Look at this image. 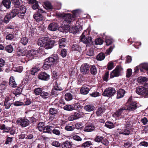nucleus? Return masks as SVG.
Listing matches in <instances>:
<instances>
[{"label": "nucleus", "mask_w": 148, "mask_h": 148, "mask_svg": "<svg viewBox=\"0 0 148 148\" xmlns=\"http://www.w3.org/2000/svg\"><path fill=\"white\" fill-rule=\"evenodd\" d=\"M26 11V9L25 6L22 5L19 8L15 9L11 12L10 13V18H12L16 15L19 18L23 19L24 18V15Z\"/></svg>", "instance_id": "obj_1"}, {"label": "nucleus", "mask_w": 148, "mask_h": 148, "mask_svg": "<svg viewBox=\"0 0 148 148\" xmlns=\"http://www.w3.org/2000/svg\"><path fill=\"white\" fill-rule=\"evenodd\" d=\"M57 16L59 17H62L64 21L67 23H70L73 20H74V17L70 14H63L61 13H58Z\"/></svg>", "instance_id": "obj_2"}, {"label": "nucleus", "mask_w": 148, "mask_h": 148, "mask_svg": "<svg viewBox=\"0 0 148 148\" xmlns=\"http://www.w3.org/2000/svg\"><path fill=\"white\" fill-rule=\"evenodd\" d=\"M116 92V91L114 88L109 87L106 89L104 91L102 95L104 96L110 97L114 95Z\"/></svg>", "instance_id": "obj_3"}, {"label": "nucleus", "mask_w": 148, "mask_h": 148, "mask_svg": "<svg viewBox=\"0 0 148 148\" xmlns=\"http://www.w3.org/2000/svg\"><path fill=\"white\" fill-rule=\"evenodd\" d=\"M85 32L82 33L80 36V40L84 43L87 44V46L90 45L92 44V38L91 37L85 38V36L84 35Z\"/></svg>", "instance_id": "obj_4"}, {"label": "nucleus", "mask_w": 148, "mask_h": 148, "mask_svg": "<svg viewBox=\"0 0 148 148\" xmlns=\"http://www.w3.org/2000/svg\"><path fill=\"white\" fill-rule=\"evenodd\" d=\"M136 92L140 95H148V91L146 88L144 87L140 86L137 88Z\"/></svg>", "instance_id": "obj_5"}, {"label": "nucleus", "mask_w": 148, "mask_h": 148, "mask_svg": "<svg viewBox=\"0 0 148 148\" xmlns=\"http://www.w3.org/2000/svg\"><path fill=\"white\" fill-rule=\"evenodd\" d=\"M122 70V69L120 66H117L115 69L113 70L110 74V77L113 78L115 77L119 76L120 75V72Z\"/></svg>", "instance_id": "obj_6"}, {"label": "nucleus", "mask_w": 148, "mask_h": 148, "mask_svg": "<svg viewBox=\"0 0 148 148\" xmlns=\"http://www.w3.org/2000/svg\"><path fill=\"white\" fill-rule=\"evenodd\" d=\"M46 59L51 64L57 63L59 61V58L57 55L54 54Z\"/></svg>", "instance_id": "obj_7"}, {"label": "nucleus", "mask_w": 148, "mask_h": 148, "mask_svg": "<svg viewBox=\"0 0 148 148\" xmlns=\"http://www.w3.org/2000/svg\"><path fill=\"white\" fill-rule=\"evenodd\" d=\"M89 68L90 66L88 64H84L80 67V71L83 74H87L89 73Z\"/></svg>", "instance_id": "obj_8"}, {"label": "nucleus", "mask_w": 148, "mask_h": 148, "mask_svg": "<svg viewBox=\"0 0 148 148\" xmlns=\"http://www.w3.org/2000/svg\"><path fill=\"white\" fill-rule=\"evenodd\" d=\"M37 12V13L34 14V18L36 21H40L43 19V17L42 14L40 13H43L44 12L41 9H38Z\"/></svg>", "instance_id": "obj_9"}, {"label": "nucleus", "mask_w": 148, "mask_h": 148, "mask_svg": "<svg viewBox=\"0 0 148 148\" xmlns=\"http://www.w3.org/2000/svg\"><path fill=\"white\" fill-rule=\"evenodd\" d=\"M18 124L20 125L23 127H25L28 125L29 121L26 119H19L17 121Z\"/></svg>", "instance_id": "obj_10"}, {"label": "nucleus", "mask_w": 148, "mask_h": 148, "mask_svg": "<svg viewBox=\"0 0 148 148\" xmlns=\"http://www.w3.org/2000/svg\"><path fill=\"white\" fill-rule=\"evenodd\" d=\"M38 53L37 50H32L29 51L27 53L26 56L29 60H32L34 58V56H36Z\"/></svg>", "instance_id": "obj_11"}, {"label": "nucleus", "mask_w": 148, "mask_h": 148, "mask_svg": "<svg viewBox=\"0 0 148 148\" xmlns=\"http://www.w3.org/2000/svg\"><path fill=\"white\" fill-rule=\"evenodd\" d=\"M126 110L133 111L137 108L136 103V102H133L129 103L128 106H124Z\"/></svg>", "instance_id": "obj_12"}, {"label": "nucleus", "mask_w": 148, "mask_h": 148, "mask_svg": "<svg viewBox=\"0 0 148 148\" xmlns=\"http://www.w3.org/2000/svg\"><path fill=\"white\" fill-rule=\"evenodd\" d=\"M82 29V26L79 25H77L74 27H73L71 28H69V32L74 34H75L77 32L80 31Z\"/></svg>", "instance_id": "obj_13"}, {"label": "nucleus", "mask_w": 148, "mask_h": 148, "mask_svg": "<svg viewBox=\"0 0 148 148\" xmlns=\"http://www.w3.org/2000/svg\"><path fill=\"white\" fill-rule=\"evenodd\" d=\"M82 115V113L77 112L75 113L74 114L72 115L69 117L68 119L70 121H73L80 118L81 117Z\"/></svg>", "instance_id": "obj_14"}, {"label": "nucleus", "mask_w": 148, "mask_h": 148, "mask_svg": "<svg viewBox=\"0 0 148 148\" xmlns=\"http://www.w3.org/2000/svg\"><path fill=\"white\" fill-rule=\"evenodd\" d=\"M38 77L40 79L43 80H47L49 78V76L45 72H42L39 73Z\"/></svg>", "instance_id": "obj_15"}, {"label": "nucleus", "mask_w": 148, "mask_h": 148, "mask_svg": "<svg viewBox=\"0 0 148 148\" xmlns=\"http://www.w3.org/2000/svg\"><path fill=\"white\" fill-rule=\"evenodd\" d=\"M55 41L53 40H49L46 42L44 47L46 49L51 48L54 45Z\"/></svg>", "instance_id": "obj_16"}, {"label": "nucleus", "mask_w": 148, "mask_h": 148, "mask_svg": "<svg viewBox=\"0 0 148 148\" xmlns=\"http://www.w3.org/2000/svg\"><path fill=\"white\" fill-rule=\"evenodd\" d=\"M125 110H126V108H125L124 106L118 111H116L115 112V114L118 117H120V118L123 117V114Z\"/></svg>", "instance_id": "obj_17"}, {"label": "nucleus", "mask_w": 148, "mask_h": 148, "mask_svg": "<svg viewBox=\"0 0 148 148\" xmlns=\"http://www.w3.org/2000/svg\"><path fill=\"white\" fill-rule=\"evenodd\" d=\"M58 28V24L55 23H51L48 27V29L51 31H55Z\"/></svg>", "instance_id": "obj_18"}, {"label": "nucleus", "mask_w": 148, "mask_h": 148, "mask_svg": "<svg viewBox=\"0 0 148 148\" xmlns=\"http://www.w3.org/2000/svg\"><path fill=\"white\" fill-rule=\"evenodd\" d=\"M47 39V38L45 37H42L39 38L38 42V44L41 47L44 46Z\"/></svg>", "instance_id": "obj_19"}, {"label": "nucleus", "mask_w": 148, "mask_h": 148, "mask_svg": "<svg viewBox=\"0 0 148 148\" xmlns=\"http://www.w3.org/2000/svg\"><path fill=\"white\" fill-rule=\"evenodd\" d=\"M95 129V126L92 124H90L85 127L84 130L85 132H90L93 131Z\"/></svg>", "instance_id": "obj_20"}, {"label": "nucleus", "mask_w": 148, "mask_h": 148, "mask_svg": "<svg viewBox=\"0 0 148 148\" xmlns=\"http://www.w3.org/2000/svg\"><path fill=\"white\" fill-rule=\"evenodd\" d=\"M125 93V91L123 89H120L117 92V99H120L123 97Z\"/></svg>", "instance_id": "obj_21"}, {"label": "nucleus", "mask_w": 148, "mask_h": 148, "mask_svg": "<svg viewBox=\"0 0 148 148\" xmlns=\"http://www.w3.org/2000/svg\"><path fill=\"white\" fill-rule=\"evenodd\" d=\"M58 43L59 47L60 48L65 47L66 44V39L64 38H62L60 39Z\"/></svg>", "instance_id": "obj_22"}, {"label": "nucleus", "mask_w": 148, "mask_h": 148, "mask_svg": "<svg viewBox=\"0 0 148 148\" xmlns=\"http://www.w3.org/2000/svg\"><path fill=\"white\" fill-rule=\"evenodd\" d=\"M90 90V89L88 87L84 86L82 87L80 89L81 93L84 95L87 94Z\"/></svg>", "instance_id": "obj_23"}, {"label": "nucleus", "mask_w": 148, "mask_h": 148, "mask_svg": "<svg viewBox=\"0 0 148 148\" xmlns=\"http://www.w3.org/2000/svg\"><path fill=\"white\" fill-rule=\"evenodd\" d=\"M119 133L120 134H123L125 135H128L130 133V132L127 128L125 127L122 130L119 131Z\"/></svg>", "instance_id": "obj_24"}, {"label": "nucleus", "mask_w": 148, "mask_h": 148, "mask_svg": "<svg viewBox=\"0 0 148 148\" xmlns=\"http://www.w3.org/2000/svg\"><path fill=\"white\" fill-rule=\"evenodd\" d=\"M17 85L14 77H10V86L12 87L15 88L17 87Z\"/></svg>", "instance_id": "obj_25"}, {"label": "nucleus", "mask_w": 148, "mask_h": 148, "mask_svg": "<svg viewBox=\"0 0 148 148\" xmlns=\"http://www.w3.org/2000/svg\"><path fill=\"white\" fill-rule=\"evenodd\" d=\"M147 78L145 77L140 76L138 78V81L139 83L142 84L144 82H147Z\"/></svg>", "instance_id": "obj_26"}, {"label": "nucleus", "mask_w": 148, "mask_h": 148, "mask_svg": "<svg viewBox=\"0 0 148 148\" xmlns=\"http://www.w3.org/2000/svg\"><path fill=\"white\" fill-rule=\"evenodd\" d=\"M105 126L109 129H112L114 127L113 123L109 121H108L106 122Z\"/></svg>", "instance_id": "obj_27"}, {"label": "nucleus", "mask_w": 148, "mask_h": 148, "mask_svg": "<svg viewBox=\"0 0 148 148\" xmlns=\"http://www.w3.org/2000/svg\"><path fill=\"white\" fill-rule=\"evenodd\" d=\"M94 106L91 105H88L84 107L85 110L88 112L93 111L94 110Z\"/></svg>", "instance_id": "obj_28"}, {"label": "nucleus", "mask_w": 148, "mask_h": 148, "mask_svg": "<svg viewBox=\"0 0 148 148\" xmlns=\"http://www.w3.org/2000/svg\"><path fill=\"white\" fill-rule=\"evenodd\" d=\"M13 66L12 70L14 71H17L19 73L21 72L23 70V67L21 66H18V67H14V63H12Z\"/></svg>", "instance_id": "obj_29"}, {"label": "nucleus", "mask_w": 148, "mask_h": 148, "mask_svg": "<svg viewBox=\"0 0 148 148\" xmlns=\"http://www.w3.org/2000/svg\"><path fill=\"white\" fill-rule=\"evenodd\" d=\"M71 142L66 141L63 144V147L64 148H70L71 147Z\"/></svg>", "instance_id": "obj_30"}, {"label": "nucleus", "mask_w": 148, "mask_h": 148, "mask_svg": "<svg viewBox=\"0 0 148 148\" xmlns=\"http://www.w3.org/2000/svg\"><path fill=\"white\" fill-rule=\"evenodd\" d=\"M105 58V55L103 53H99L97 56V59L99 60H103Z\"/></svg>", "instance_id": "obj_31"}, {"label": "nucleus", "mask_w": 148, "mask_h": 148, "mask_svg": "<svg viewBox=\"0 0 148 148\" xmlns=\"http://www.w3.org/2000/svg\"><path fill=\"white\" fill-rule=\"evenodd\" d=\"M51 65L46 59L45 63L43 66V68L45 70H47L50 68Z\"/></svg>", "instance_id": "obj_32"}, {"label": "nucleus", "mask_w": 148, "mask_h": 148, "mask_svg": "<svg viewBox=\"0 0 148 148\" xmlns=\"http://www.w3.org/2000/svg\"><path fill=\"white\" fill-rule=\"evenodd\" d=\"M80 12V10H73L72 12L73 15H72V17H74V19L75 18L78 16L79 15Z\"/></svg>", "instance_id": "obj_33"}, {"label": "nucleus", "mask_w": 148, "mask_h": 148, "mask_svg": "<svg viewBox=\"0 0 148 148\" xmlns=\"http://www.w3.org/2000/svg\"><path fill=\"white\" fill-rule=\"evenodd\" d=\"M65 99L67 101H69L73 99L72 95L70 93H67L65 95Z\"/></svg>", "instance_id": "obj_34"}, {"label": "nucleus", "mask_w": 148, "mask_h": 148, "mask_svg": "<svg viewBox=\"0 0 148 148\" xmlns=\"http://www.w3.org/2000/svg\"><path fill=\"white\" fill-rule=\"evenodd\" d=\"M64 110L69 111H71L74 110L73 106V105H67L64 107Z\"/></svg>", "instance_id": "obj_35"}, {"label": "nucleus", "mask_w": 148, "mask_h": 148, "mask_svg": "<svg viewBox=\"0 0 148 148\" xmlns=\"http://www.w3.org/2000/svg\"><path fill=\"white\" fill-rule=\"evenodd\" d=\"M9 97H7L5 99V101L4 102V106L5 107V108L6 109H8L9 108Z\"/></svg>", "instance_id": "obj_36"}, {"label": "nucleus", "mask_w": 148, "mask_h": 148, "mask_svg": "<svg viewBox=\"0 0 148 148\" xmlns=\"http://www.w3.org/2000/svg\"><path fill=\"white\" fill-rule=\"evenodd\" d=\"M2 3L7 9L9 8V0H3Z\"/></svg>", "instance_id": "obj_37"}, {"label": "nucleus", "mask_w": 148, "mask_h": 148, "mask_svg": "<svg viewBox=\"0 0 148 148\" xmlns=\"http://www.w3.org/2000/svg\"><path fill=\"white\" fill-rule=\"evenodd\" d=\"M52 126H47L44 127L43 130L44 132L46 133H49L50 132L51 128Z\"/></svg>", "instance_id": "obj_38"}, {"label": "nucleus", "mask_w": 148, "mask_h": 148, "mask_svg": "<svg viewBox=\"0 0 148 148\" xmlns=\"http://www.w3.org/2000/svg\"><path fill=\"white\" fill-rule=\"evenodd\" d=\"M49 94L48 93L43 91L41 92L40 96L42 98L46 99L49 97Z\"/></svg>", "instance_id": "obj_39"}, {"label": "nucleus", "mask_w": 148, "mask_h": 148, "mask_svg": "<svg viewBox=\"0 0 148 148\" xmlns=\"http://www.w3.org/2000/svg\"><path fill=\"white\" fill-rule=\"evenodd\" d=\"M42 89L41 88H38L34 89V92L35 95H38L40 94V93L42 92Z\"/></svg>", "instance_id": "obj_40"}, {"label": "nucleus", "mask_w": 148, "mask_h": 148, "mask_svg": "<svg viewBox=\"0 0 148 148\" xmlns=\"http://www.w3.org/2000/svg\"><path fill=\"white\" fill-rule=\"evenodd\" d=\"M28 39L26 37H22L20 40L21 42L23 45H26L28 41Z\"/></svg>", "instance_id": "obj_41"}, {"label": "nucleus", "mask_w": 148, "mask_h": 148, "mask_svg": "<svg viewBox=\"0 0 148 148\" xmlns=\"http://www.w3.org/2000/svg\"><path fill=\"white\" fill-rule=\"evenodd\" d=\"M49 113L50 114L55 115L57 113V110L55 108H51L49 110Z\"/></svg>", "instance_id": "obj_42"}, {"label": "nucleus", "mask_w": 148, "mask_h": 148, "mask_svg": "<svg viewBox=\"0 0 148 148\" xmlns=\"http://www.w3.org/2000/svg\"><path fill=\"white\" fill-rule=\"evenodd\" d=\"M104 111L103 108H98L96 112V114L98 116L101 115Z\"/></svg>", "instance_id": "obj_43"}, {"label": "nucleus", "mask_w": 148, "mask_h": 148, "mask_svg": "<svg viewBox=\"0 0 148 148\" xmlns=\"http://www.w3.org/2000/svg\"><path fill=\"white\" fill-rule=\"evenodd\" d=\"M90 72L92 74L95 75L97 73L96 67L94 66H92L90 68Z\"/></svg>", "instance_id": "obj_44"}, {"label": "nucleus", "mask_w": 148, "mask_h": 148, "mask_svg": "<svg viewBox=\"0 0 148 148\" xmlns=\"http://www.w3.org/2000/svg\"><path fill=\"white\" fill-rule=\"evenodd\" d=\"M132 144L131 140H129L124 143V146L126 148L130 147Z\"/></svg>", "instance_id": "obj_45"}, {"label": "nucleus", "mask_w": 148, "mask_h": 148, "mask_svg": "<svg viewBox=\"0 0 148 148\" xmlns=\"http://www.w3.org/2000/svg\"><path fill=\"white\" fill-rule=\"evenodd\" d=\"M44 125V123L43 122L40 123L38 124V128L39 131H41L43 130L45 127Z\"/></svg>", "instance_id": "obj_46"}, {"label": "nucleus", "mask_w": 148, "mask_h": 148, "mask_svg": "<svg viewBox=\"0 0 148 148\" xmlns=\"http://www.w3.org/2000/svg\"><path fill=\"white\" fill-rule=\"evenodd\" d=\"M72 49L73 50L79 51L80 50L81 48L76 44H73L72 46Z\"/></svg>", "instance_id": "obj_47"}, {"label": "nucleus", "mask_w": 148, "mask_h": 148, "mask_svg": "<svg viewBox=\"0 0 148 148\" xmlns=\"http://www.w3.org/2000/svg\"><path fill=\"white\" fill-rule=\"evenodd\" d=\"M103 40L100 38H98L95 40V43L97 45H101L103 43Z\"/></svg>", "instance_id": "obj_48"}, {"label": "nucleus", "mask_w": 148, "mask_h": 148, "mask_svg": "<svg viewBox=\"0 0 148 148\" xmlns=\"http://www.w3.org/2000/svg\"><path fill=\"white\" fill-rule=\"evenodd\" d=\"M39 70V69L38 67L33 68L31 70V74L32 75H34L35 73Z\"/></svg>", "instance_id": "obj_49"}, {"label": "nucleus", "mask_w": 148, "mask_h": 148, "mask_svg": "<svg viewBox=\"0 0 148 148\" xmlns=\"http://www.w3.org/2000/svg\"><path fill=\"white\" fill-rule=\"evenodd\" d=\"M73 106L74 110H77L80 108L81 107V106L80 105V103H77L74 104L73 105Z\"/></svg>", "instance_id": "obj_50"}, {"label": "nucleus", "mask_w": 148, "mask_h": 148, "mask_svg": "<svg viewBox=\"0 0 148 148\" xmlns=\"http://www.w3.org/2000/svg\"><path fill=\"white\" fill-rule=\"evenodd\" d=\"M132 74V70L130 69H128L127 71L126 77L127 78H129L131 76Z\"/></svg>", "instance_id": "obj_51"}, {"label": "nucleus", "mask_w": 148, "mask_h": 148, "mask_svg": "<svg viewBox=\"0 0 148 148\" xmlns=\"http://www.w3.org/2000/svg\"><path fill=\"white\" fill-rule=\"evenodd\" d=\"M114 67L113 63L112 61L110 62L108 65V69L109 70H110L113 69Z\"/></svg>", "instance_id": "obj_52"}, {"label": "nucleus", "mask_w": 148, "mask_h": 148, "mask_svg": "<svg viewBox=\"0 0 148 148\" xmlns=\"http://www.w3.org/2000/svg\"><path fill=\"white\" fill-rule=\"evenodd\" d=\"M103 136H97L95 139V141L97 142H101L102 140H103Z\"/></svg>", "instance_id": "obj_53"}, {"label": "nucleus", "mask_w": 148, "mask_h": 148, "mask_svg": "<svg viewBox=\"0 0 148 148\" xmlns=\"http://www.w3.org/2000/svg\"><path fill=\"white\" fill-rule=\"evenodd\" d=\"M65 129L68 131H73L75 129V127L72 126L67 125L65 127Z\"/></svg>", "instance_id": "obj_54"}, {"label": "nucleus", "mask_w": 148, "mask_h": 148, "mask_svg": "<svg viewBox=\"0 0 148 148\" xmlns=\"http://www.w3.org/2000/svg\"><path fill=\"white\" fill-rule=\"evenodd\" d=\"M73 140L77 141H80L82 140V139L80 137L77 135L74 136L72 138Z\"/></svg>", "instance_id": "obj_55"}, {"label": "nucleus", "mask_w": 148, "mask_h": 148, "mask_svg": "<svg viewBox=\"0 0 148 148\" xmlns=\"http://www.w3.org/2000/svg\"><path fill=\"white\" fill-rule=\"evenodd\" d=\"M21 92L22 89L21 88H18L15 92L14 94L16 96H17V95L20 94Z\"/></svg>", "instance_id": "obj_56"}, {"label": "nucleus", "mask_w": 148, "mask_h": 148, "mask_svg": "<svg viewBox=\"0 0 148 148\" xmlns=\"http://www.w3.org/2000/svg\"><path fill=\"white\" fill-rule=\"evenodd\" d=\"M67 54V51L66 49H63L62 50L60 55L63 58L65 57Z\"/></svg>", "instance_id": "obj_57"}, {"label": "nucleus", "mask_w": 148, "mask_h": 148, "mask_svg": "<svg viewBox=\"0 0 148 148\" xmlns=\"http://www.w3.org/2000/svg\"><path fill=\"white\" fill-rule=\"evenodd\" d=\"M92 145V143L91 141H88L83 143L82 144V146L84 147H88Z\"/></svg>", "instance_id": "obj_58"}, {"label": "nucleus", "mask_w": 148, "mask_h": 148, "mask_svg": "<svg viewBox=\"0 0 148 148\" xmlns=\"http://www.w3.org/2000/svg\"><path fill=\"white\" fill-rule=\"evenodd\" d=\"M86 54L87 55L90 56H92L93 54V49L91 48L88 50Z\"/></svg>", "instance_id": "obj_59"}, {"label": "nucleus", "mask_w": 148, "mask_h": 148, "mask_svg": "<svg viewBox=\"0 0 148 148\" xmlns=\"http://www.w3.org/2000/svg\"><path fill=\"white\" fill-rule=\"evenodd\" d=\"M140 67L145 70H148V64L145 63L141 64L140 66Z\"/></svg>", "instance_id": "obj_60"}, {"label": "nucleus", "mask_w": 148, "mask_h": 148, "mask_svg": "<svg viewBox=\"0 0 148 148\" xmlns=\"http://www.w3.org/2000/svg\"><path fill=\"white\" fill-rule=\"evenodd\" d=\"M9 21V14H7L6 15L4 19V22L5 23H8Z\"/></svg>", "instance_id": "obj_61"}, {"label": "nucleus", "mask_w": 148, "mask_h": 148, "mask_svg": "<svg viewBox=\"0 0 148 148\" xmlns=\"http://www.w3.org/2000/svg\"><path fill=\"white\" fill-rule=\"evenodd\" d=\"M53 88L56 89V91H60L62 90V88L59 85H58L57 84H55Z\"/></svg>", "instance_id": "obj_62"}, {"label": "nucleus", "mask_w": 148, "mask_h": 148, "mask_svg": "<svg viewBox=\"0 0 148 148\" xmlns=\"http://www.w3.org/2000/svg\"><path fill=\"white\" fill-rule=\"evenodd\" d=\"M51 145L52 146L57 147H58L60 145V143L56 141H54L52 142Z\"/></svg>", "instance_id": "obj_63"}, {"label": "nucleus", "mask_w": 148, "mask_h": 148, "mask_svg": "<svg viewBox=\"0 0 148 148\" xmlns=\"http://www.w3.org/2000/svg\"><path fill=\"white\" fill-rule=\"evenodd\" d=\"M25 54V52L23 51V50H20L18 51L17 52V55L20 56H23Z\"/></svg>", "instance_id": "obj_64"}]
</instances>
